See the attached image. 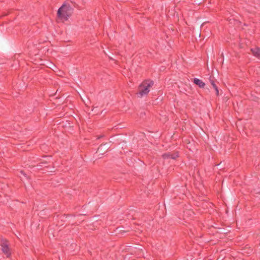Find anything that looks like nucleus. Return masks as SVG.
Listing matches in <instances>:
<instances>
[{
  "label": "nucleus",
  "instance_id": "9",
  "mask_svg": "<svg viewBox=\"0 0 260 260\" xmlns=\"http://www.w3.org/2000/svg\"><path fill=\"white\" fill-rule=\"evenodd\" d=\"M21 173L22 174H23V175H25V174L24 173V172L23 171H21Z\"/></svg>",
  "mask_w": 260,
  "mask_h": 260
},
{
  "label": "nucleus",
  "instance_id": "1",
  "mask_svg": "<svg viewBox=\"0 0 260 260\" xmlns=\"http://www.w3.org/2000/svg\"><path fill=\"white\" fill-rule=\"evenodd\" d=\"M73 13V9L71 5L67 3H64L57 11V20L58 21L64 22L69 20Z\"/></svg>",
  "mask_w": 260,
  "mask_h": 260
},
{
  "label": "nucleus",
  "instance_id": "7",
  "mask_svg": "<svg viewBox=\"0 0 260 260\" xmlns=\"http://www.w3.org/2000/svg\"><path fill=\"white\" fill-rule=\"evenodd\" d=\"M210 81L211 85L213 86V88L215 89V90L216 91V95H218L219 94V91H218V87L215 84V81H214V80L213 79H211V77L210 78Z\"/></svg>",
  "mask_w": 260,
  "mask_h": 260
},
{
  "label": "nucleus",
  "instance_id": "2",
  "mask_svg": "<svg viewBox=\"0 0 260 260\" xmlns=\"http://www.w3.org/2000/svg\"><path fill=\"white\" fill-rule=\"evenodd\" d=\"M154 82L150 79L144 80L139 86L138 94L141 97L148 94Z\"/></svg>",
  "mask_w": 260,
  "mask_h": 260
},
{
  "label": "nucleus",
  "instance_id": "10",
  "mask_svg": "<svg viewBox=\"0 0 260 260\" xmlns=\"http://www.w3.org/2000/svg\"><path fill=\"white\" fill-rule=\"evenodd\" d=\"M102 136H99V137H98V139H100V138H102Z\"/></svg>",
  "mask_w": 260,
  "mask_h": 260
},
{
  "label": "nucleus",
  "instance_id": "5",
  "mask_svg": "<svg viewBox=\"0 0 260 260\" xmlns=\"http://www.w3.org/2000/svg\"><path fill=\"white\" fill-rule=\"evenodd\" d=\"M251 53L253 56L259 58H260V48L255 47L250 49Z\"/></svg>",
  "mask_w": 260,
  "mask_h": 260
},
{
  "label": "nucleus",
  "instance_id": "8",
  "mask_svg": "<svg viewBox=\"0 0 260 260\" xmlns=\"http://www.w3.org/2000/svg\"><path fill=\"white\" fill-rule=\"evenodd\" d=\"M102 146H103L102 145H101L99 147V148H98V150L99 151H100V150L102 149Z\"/></svg>",
  "mask_w": 260,
  "mask_h": 260
},
{
  "label": "nucleus",
  "instance_id": "4",
  "mask_svg": "<svg viewBox=\"0 0 260 260\" xmlns=\"http://www.w3.org/2000/svg\"><path fill=\"white\" fill-rule=\"evenodd\" d=\"M179 156L178 152H175L174 153H166L162 155V157L164 159H168L171 158L173 159H175Z\"/></svg>",
  "mask_w": 260,
  "mask_h": 260
},
{
  "label": "nucleus",
  "instance_id": "3",
  "mask_svg": "<svg viewBox=\"0 0 260 260\" xmlns=\"http://www.w3.org/2000/svg\"><path fill=\"white\" fill-rule=\"evenodd\" d=\"M1 246L2 247L3 252L7 255V257H9L11 255V252L8 246V242L6 240L2 241Z\"/></svg>",
  "mask_w": 260,
  "mask_h": 260
},
{
  "label": "nucleus",
  "instance_id": "6",
  "mask_svg": "<svg viewBox=\"0 0 260 260\" xmlns=\"http://www.w3.org/2000/svg\"><path fill=\"white\" fill-rule=\"evenodd\" d=\"M193 83L196 85H198L200 88H204L205 86V84L201 80L198 78H194L193 79Z\"/></svg>",
  "mask_w": 260,
  "mask_h": 260
}]
</instances>
